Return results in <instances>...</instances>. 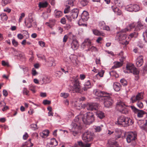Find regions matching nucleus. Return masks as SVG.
Here are the masks:
<instances>
[{
  "mask_svg": "<svg viewBox=\"0 0 147 147\" xmlns=\"http://www.w3.org/2000/svg\"><path fill=\"white\" fill-rule=\"evenodd\" d=\"M66 17L69 22H71L73 19H74L72 17V16H71L70 14L68 16H66Z\"/></svg>",
  "mask_w": 147,
  "mask_h": 147,
  "instance_id": "13d9d810",
  "label": "nucleus"
},
{
  "mask_svg": "<svg viewBox=\"0 0 147 147\" xmlns=\"http://www.w3.org/2000/svg\"><path fill=\"white\" fill-rule=\"evenodd\" d=\"M117 122L119 125L124 127L131 125L134 123L133 120L130 118L123 116L119 117L118 118Z\"/></svg>",
  "mask_w": 147,
  "mask_h": 147,
  "instance_id": "7ed1b4c3",
  "label": "nucleus"
},
{
  "mask_svg": "<svg viewBox=\"0 0 147 147\" xmlns=\"http://www.w3.org/2000/svg\"><path fill=\"white\" fill-rule=\"evenodd\" d=\"M29 91L26 88L24 87L23 88V94L24 95H26L27 96L29 95L28 93Z\"/></svg>",
  "mask_w": 147,
  "mask_h": 147,
  "instance_id": "c03bdc74",
  "label": "nucleus"
},
{
  "mask_svg": "<svg viewBox=\"0 0 147 147\" xmlns=\"http://www.w3.org/2000/svg\"><path fill=\"white\" fill-rule=\"evenodd\" d=\"M133 9V11H137L140 10V7L139 6L136 4H134L132 5Z\"/></svg>",
  "mask_w": 147,
  "mask_h": 147,
  "instance_id": "58836bf2",
  "label": "nucleus"
},
{
  "mask_svg": "<svg viewBox=\"0 0 147 147\" xmlns=\"http://www.w3.org/2000/svg\"><path fill=\"white\" fill-rule=\"evenodd\" d=\"M137 134L136 133L132 132L129 134L126 138V140L128 143H131V144L134 145L136 144L135 140L136 139Z\"/></svg>",
  "mask_w": 147,
  "mask_h": 147,
  "instance_id": "1a4fd4ad",
  "label": "nucleus"
},
{
  "mask_svg": "<svg viewBox=\"0 0 147 147\" xmlns=\"http://www.w3.org/2000/svg\"><path fill=\"white\" fill-rule=\"evenodd\" d=\"M30 127L32 130H34L38 129L36 124H32L30 125Z\"/></svg>",
  "mask_w": 147,
  "mask_h": 147,
  "instance_id": "09e8293b",
  "label": "nucleus"
},
{
  "mask_svg": "<svg viewBox=\"0 0 147 147\" xmlns=\"http://www.w3.org/2000/svg\"><path fill=\"white\" fill-rule=\"evenodd\" d=\"M78 145L80 147H90L91 144H84L82 142L80 141L78 142Z\"/></svg>",
  "mask_w": 147,
  "mask_h": 147,
  "instance_id": "473e14b6",
  "label": "nucleus"
},
{
  "mask_svg": "<svg viewBox=\"0 0 147 147\" xmlns=\"http://www.w3.org/2000/svg\"><path fill=\"white\" fill-rule=\"evenodd\" d=\"M105 25L106 24L104 21H100L99 24V26L100 29H102Z\"/></svg>",
  "mask_w": 147,
  "mask_h": 147,
  "instance_id": "de8ad7c7",
  "label": "nucleus"
},
{
  "mask_svg": "<svg viewBox=\"0 0 147 147\" xmlns=\"http://www.w3.org/2000/svg\"><path fill=\"white\" fill-rule=\"evenodd\" d=\"M137 106L140 108H142L143 107L142 103L140 101H138L137 103Z\"/></svg>",
  "mask_w": 147,
  "mask_h": 147,
  "instance_id": "e2e57ef3",
  "label": "nucleus"
},
{
  "mask_svg": "<svg viewBox=\"0 0 147 147\" xmlns=\"http://www.w3.org/2000/svg\"><path fill=\"white\" fill-rule=\"evenodd\" d=\"M55 23V20H50L49 22L46 23V25L51 28L54 25Z\"/></svg>",
  "mask_w": 147,
  "mask_h": 147,
  "instance_id": "c756f323",
  "label": "nucleus"
},
{
  "mask_svg": "<svg viewBox=\"0 0 147 147\" xmlns=\"http://www.w3.org/2000/svg\"><path fill=\"white\" fill-rule=\"evenodd\" d=\"M86 21L84 20L82 18L79 19L78 22V24L80 26H86V24L84 23Z\"/></svg>",
  "mask_w": 147,
  "mask_h": 147,
  "instance_id": "79ce46f5",
  "label": "nucleus"
},
{
  "mask_svg": "<svg viewBox=\"0 0 147 147\" xmlns=\"http://www.w3.org/2000/svg\"><path fill=\"white\" fill-rule=\"evenodd\" d=\"M66 8L64 10V13H68L69 11L70 7L68 6L67 5H66Z\"/></svg>",
  "mask_w": 147,
  "mask_h": 147,
  "instance_id": "bf43d9fd",
  "label": "nucleus"
},
{
  "mask_svg": "<svg viewBox=\"0 0 147 147\" xmlns=\"http://www.w3.org/2000/svg\"><path fill=\"white\" fill-rule=\"evenodd\" d=\"M74 84L73 86V91L76 92H79L80 90V83L77 78L74 77L73 80Z\"/></svg>",
  "mask_w": 147,
  "mask_h": 147,
  "instance_id": "9d476101",
  "label": "nucleus"
},
{
  "mask_svg": "<svg viewBox=\"0 0 147 147\" xmlns=\"http://www.w3.org/2000/svg\"><path fill=\"white\" fill-rule=\"evenodd\" d=\"M96 115L100 119L103 118L105 117V114L101 111H98L96 112Z\"/></svg>",
  "mask_w": 147,
  "mask_h": 147,
  "instance_id": "cd10ccee",
  "label": "nucleus"
},
{
  "mask_svg": "<svg viewBox=\"0 0 147 147\" xmlns=\"http://www.w3.org/2000/svg\"><path fill=\"white\" fill-rule=\"evenodd\" d=\"M87 51H91L92 52H97L98 51L97 49V48L92 46L91 45V44L90 45H89V46L87 50H86Z\"/></svg>",
  "mask_w": 147,
  "mask_h": 147,
  "instance_id": "2f4dec72",
  "label": "nucleus"
},
{
  "mask_svg": "<svg viewBox=\"0 0 147 147\" xmlns=\"http://www.w3.org/2000/svg\"><path fill=\"white\" fill-rule=\"evenodd\" d=\"M140 127L142 129H145L147 128V119L145 120V123L143 125L141 126Z\"/></svg>",
  "mask_w": 147,
  "mask_h": 147,
  "instance_id": "4d7b16f0",
  "label": "nucleus"
},
{
  "mask_svg": "<svg viewBox=\"0 0 147 147\" xmlns=\"http://www.w3.org/2000/svg\"><path fill=\"white\" fill-rule=\"evenodd\" d=\"M50 144L52 146H55L57 145L58 143L55 139L53 138L51 139Z\"/></svg>",
  "mask_w": 147,
  "mask_h": 147,
  "instance_id": "e433bc0d",
  "label": "nucleus"
},
{
  "mask_svg": "<svg viewBox=\"0 0 147 147\" xmlns=\"http://www.w3.org/2000/svg\"><path fill=\"white\" fill-rule=\"evenodd\" d=\"M126 105L121 100H118L116 104V109L120 112L124 114L128 113V111L125 107Z\"/></svg>",
  "mask_w": 147,
  "mask_h": 147,
  "instance_id": "20e7f679",
  "label": "nucleus"
},
{
  "mask_svg": "<svg viewBox=\"0 0 147 147\" xmlns=\"http://www.w3.org/2000/svg\"><path fill=\"white\" fill-rule=\"evenodd\" d=\"M42 80L43 82V83L45 84L49 83L51 81L50 77L47 76H44Z\"/></svg>",
  "mask_w": 147,
  "mask_h": 147,
  "instance_id": "c85d7f7f",
  "label": "nucleus"
},
{
  "mask_svg": "<svg viewBox=\"0 0 147 147\" xmlns=\"http://www.w3.org/2000/svg\"><path fill=\"white\" fill-rule=\"evenodd\" d=\"M54 13L55 16L56 18L60 17L62 16L63 14V13L61 11H57V10L55 11Z\"/></svg>",
  "mask_w": 147,
  "mask_h": 147,
  "instance_id": "72a5a7b5",
  "label": "nucleus"
},
{
  "mask_svg": "<svg viewBox=\"0 0 147 147\" xmlns=\"http://www.w3.org/2000/svg\"><path fill=\"white\" fill-rule=\"evenodd\" d=\"M24 22L26 26L28 28L32 26L35 28L37 26L35 19L31 16H29L28 18L25 19Z\"/></svg>",
  "mask_w": 147,
  "mask_h": 147,
  "instance_id": "423d86ee",
  "label": "nucleus"
},
{
  "mask_svg": "<svg viewBox=\"0 0 147 147\" xmlns=\"http://www.w3.org/2000/svg\"><path fill=\"white\" fill-rule=\"evenodd\" d=\"M82 116L81 115H78L76 117L70 125L69 130L74 136H76L79 133L82 128L81 124L82 121L80 119V117H82Z\"/></svg>",
  "mask_w": 147,
  "mask_h": 147,
  "instance_id": "f257e3e1",
  "label": "nucleus"
},
{
  "mask_svg": "<svg viewBox=\"0 0 147 147\" xmlns=\"http://www.w3.org/2000/svg\"><path fill=\"white\" fill-rule=\"evenodd\" d=\"M28 87L29 90L31 91L33 93H34L36 92V86H35L32 84H30Z\"/></svg>",
  "mask_w": 147,
  "mask_h": 147,
  "instance_id": "c9c22d12",
  "label": "nucleus"
},
{
  "mask_svg": "<svg viewBox=\"0 0 147 147\" xmlns=\"http://www.w3.org/2000/svg\"><path fill=\"white\" fill-rule=\"evenodd\" d=\"M47 3L46 2H40L39 3V7L40 8L45 7L47 6Z\"/></svg>",
  "mask_w": 147,
  "mask_h": 147,
  "instance_id": "f704fd0d",
  "label": "nucleus"
},
{
  "mask_svg": "<svg viewBox=\"0 0 147 147\" xmlns=\"http://www.w3.org/2000/svg\"><path fill=\"white\" fill-rule=\"evenodd\" d=\"M105 97L103 99L104 100V105L105 107L107 108L110 107L112 105L113 101L110 96V94H108V96Z\"/></svg>",
  "mask_w": 147,
  "mask_h": 147,
  "instance_id": "9b49d317",
  "label": "nucleus"
},
{
  "mask_svg": "<svg viewBox=\"0 0 147 147\" xmlns=\"http://www.w3.org/2000/svg\"><path fill=\"white\" fill-rule=\"evenodd\" d=\"M136 25V23L135 22L129 25V27L130 29L128 28H126L124 29H123L121 30L122 32H125L128 31H130L131 29L135 27Z\"/></svg>",
  "mask_w": 147,
  "mask_h": 147,
  "instance_id": "412c9836",
  "label": "nucleus"
},
{
  "mask_svg": "<svg viewBox=\"0 0 147 147\" xmlns=\"http://www.w3.org/2000/svg\"><path fill=\"white\" fill-rule=\"evenodd\" d=\"M88 2L87 0H82L80 2V3L82 5L84 6L88 4Z\"/></svg>",
  "mask_w": 147,
  "mask_h": 147,
  "instance_id": "603ef678",
  "label": "nucleus"
},
{
  "mask_svg": "<svg viewBox=\"0 0 147 147\" xmlns=\"http://www.w3.org/2000/svg\"><path fill=\"white\" fill-rule=\"evenodd\" d=\"M60 96L64 98H66L69 97V94L67 93L62 92L60 94Z\"/></svg>",
  "mask_w": 147,
  "mask_h": 147,
  "instance_id": "37998d69",
  "label": "nucleus"
},
{
  "mask_svg": "<svg viewBox=\"0 0 147 147\" xmlns=\"http://www.w3.org/2000/svg\"><path fill=\"white\" fill-rule=\"evenodd\" d=\"M22 69L24 74H27L29 70L28 68L26 67H22Z\"/></svg>",
  "mask_w": 147,
  "mask_h": 147,
  "instance_id": "052dcab7",
  "label": "nucleus"
},
{
  "mask_svg": "<svg viewBox=\"0 0 147 147\" xmlns=\"http://www.w3.org/2000/svg\"><path fill=\"white\" fill-rule=\"evenodd\" d=\"M93 92L95 95L96 96V98L97 99L102 100H103L105 97L108 96L109 94L98 89L94 90Z\"/></svg>",
  "mask_w": 147,
  "mask_h": 147,
  "instance_id": "0eeeda50",
  "label": "nucleus"
},
{
  "mask_svg": "<svg viewBox=\"0 0 147 147\" xmlns=\"http://www.w3.org/2000/svg\"><path fill=\"white\" fill-rule=\"evenodd\" d=\"M123 60L121 61L120 60V61H115L114 62V65L112 66L113 69H116L121 67L123 64Z\"/></svg>",
  "mask_w": 147,
  "mask_h": 147,
  "instance_id": "aec40b11",
  "label": "nucleus"
},
{
  "mask_svg": "<svg viewBox=\"0 0 147 147\" xmlns=\"http://www.w3.org/2000/svg\"><path fill=\"white\" fill-rule=\"evenodd\" d=\"M74 0H69L66 1L65 4L67 5L70 7H72L74 5Z\"/></svg>",
  "mask_w": 147,
  "mask_h": 147,
  "instance_id": "a19ab883",
  "label": "nucleus"
},
{
  "mask_svg": "<svg viewBox=\"0 0 147 147\" xmlns=\"http://www.w3.org/2000/svg\"><path fill=\"white\" fill-rule=\"evenodd\" d=\"M103 126L102 125H100V126H96L95 128L96 131V132H100L102 130V127Z\"/></svg>",
  "mask_w": 147,
  "mask_h": 147,
  "instance_id": "a18cd8bd",
  "label": "nucleus"
},
{
  "mask_svg": "<svg viewBox=\"0 0 147 147\" xmlns=\"http://www.w3.org/2000/svg\"><path fill=\"white\" fill-rule=\"evenodd\" d=\"M1 17L5 20H7L8 17L6 14L4 13H3L1 14Z\"/></svg>",
  "mask_w": 147,
  "mask_h": 147,
  "instance_id": "6e6d98bb",
  "label": "nucleus"
},
{
  "mask_svg": "<svg viewBox=\"0 0 147 147\" xmlns=\"http://www.w3.org/2000/svg\"><path fill=\"white\" fill-rule=\"evenodd\" d=\"M143 36L144 40L146 42H147V29L146 30L145 32H143Z\"/></svg>",
  "mask_w": 147,
  "mask_h": 147,
  "instance_id": "3c124183",
  "label": "nucleus"
},
{
  "mask_svg": "<svg viewBox=\"0 0 147 147\" xmlns=\"http://www.w3.org/2000/svg\"><path fill=\"white\" fill-rule=\"evenodd\" d=\"M91 88V85L90 82L88 80L85 82L82 89L84 91H86L88 89L90 88Z\"/></svg>",
  "mask_w": 147,
  "mask_h": 147,
  "instance_id": "393cba45",
  "label": "nucleus"
},
{
  "mask_svg": "<svg viewBox=\"0 0 147 147\" xmlns=\"http://www.w3.org/2000/svg\"><path fill=\"white\" fill-rule=\"evenodd\" d=\"M78 115L82 116V117H80V119L86 124H90L94 120V114L92 112H88L85 115L80 114Z\"/></svg>",
  "mask_w": 147,
  "mask_h": 147,
  "instance_id": "f03ea898",
  "label": "nucleus"
},
{
  "mask_svg": "<svg viewBox=\"0 0 147 147\" xmlns=\"http://www.w3.org/2000/svg\"><path fill=\"white\" fill-rule=\"evenodd\" d=\"M137 116L139 117H143V116L146 113L142 110H138V111L137 112Z\"/></svg>",
  "mask_w": 147,
  "mask_h": 147,
  "instance_id": "4c0bfd02",
  "label": "nucleus"
},
{
  "mask_svg": "<svg viewBox=\"0 0 147 147\" xmlns=\"http://www.w3.org/2000/svg\"><path fill=\"white\" fill-rule=\"evenodd\" d=\"M94 138V134L88 131L84 132L82 136L83 140L86 142L92 141Z\"/></svg>",
  "mask_w": 147,
  "mask_h": 147,
  "instance_id": "6e6552de",
  "label": "nucleus"
},
{
  "mask_svg": "<svg viewBox=\"0 0 147 147\" xmlns=\"http://www.w3.org/2000/svg\"><path fill=\"white\" fill-rule=\"evenodd\" d=\"M32 75L35 76L37 75L38 74V73L36 71L35 69L34 68H33L32 69Z\"/></svg>",
  "mask_w": 147,
  "mask_h": 147,
  "instance_id": "338daca9",
  "label": "nucleus"
},
{
  "mask_svg": "<svg viewBox=\"0 0 147 147\" xmlns=\"http://www.w3.org/2000/svg\"><path fill=\"white\" fill-rule=\"evenodd\" d=\"M126 35L125 34H123L119 36L118 38V40L119 41H122V40H124L122 42V44L125 45L128 44L129 43V41H127V40H124L126 39Z\"/></svg>",
  "mask_w": 147,
  "mask_h": 147,
  "instance_id": "dca6fc26",
  "label": "nucleus"
},
{
  "mask_svg": "<svg viewBox=\"0 0 147 147\" xmlns=\"http://www.w3.org/2000/svg\"><path fill=\"white\" fill-rule=\"evenodd\" d=\"M143 94L142 92L138 93L135 96H133L131 98V100L132 103H134L137 100H140L142 99L143 98Z\"/></svg>",
  "mask_w": 147,
  "mask_h": 147,
  "instance_id": "ddd939ff",
  "label": "nucleus"
},
{
  "mask_svg": "<svg viewBox=\"0 0 147 147\" xmlns=\"http://www.w3.org/2000/svg\"><path fill=\"white\" fill-rule=\"evenodd\" d=\"M11 0H2V2L4 5L9 3L11 2Z\"/></svg>",
  "mask_w": 147,
  "mask_h": 147,
  "instance_id": "69168bd1",
  "label": "nucleus"
},
{
  "mask_svg": "<svg viewBox=\"0 0 147 147\" xmlns=\"http://www.w3.org/2000/svg\"><path fill=\"white\" fill-rule=\"evenodd\" d=\"M71 48L74 50L77 49L78 47V41L76 39H74L72 40L71 44Z\"/></svg>",
  "mask_w": 147,
  "mask_h": 147,
  "instance_id": "a211bd4d",
  "label": "nucleus"
},
{
  "mask_svg": "<svg viewBox=\"0 0 147 147\" xmlns=\"http://www.w3.org/2000/svg\"><path fill=\"white\" fill-rule=\"evenodd\" d=\"M12 43L13 45L15 47H17L18 45V43L14 39L12 40Z\"/></svg>",
  "mask_w": 147,
  "mask_h": 147,
  "instance_id": "5fc2aeb1",
  "label": "nucleus"
},
{
  "mask_svg": "<svg viewBox=\"0 0 147 147\" xmlns=\"http://www.w3.org/2000/svg\"><path fill=\"white\" fill-rule=\"evenodd\" d=\"M79 10L78 9H74L72 10V12L70 13L71 16L74 19L76 18L78 16Z\"/></svg>",
  "mask_w": 147,
  "mask_h": 147,
  "instance_id": "5701e85b",
  "label": "nucleus"
},
{
  "mask_svg": "<svg viewBox=\"0 0 147 147\" xmlns=\"http://www.w3.org/2000/svg\"><path fill=\"white\" fill-rule=\"evenodd\" d=\"M49 133V130L46 129L44 130L42 132L40 133V135L42 138H46L48 136Z\"/></svg>",
  "mask_w": 147,
  "mask_h": 147,
  "instance_id": "b1692460",
  "label": "nucleus"
},
{
  "mask_svg": "<svg viewBox=\"0 0 147 147\" xmlns=\"http://www.w3.org/2000/svg\"><path fill=\"white\" fill-rule=\"evenodd\" d=\"M68 36L70 39H72V40L74 39H76L75 36L71 32L69 33Z\"/></svg>",
  "mask_w": 147,
  "mask_h": 147,
  "instance_id": "8fccbe9b",
  "label": "nucleus"
},
{
  "mask_svg": "<svg viewBox=\"0 0 147 147\" xmlns=\"http://www.w3.org/2000/svg\"><path fill=\"white\" fill-rule=\"evenodd\" d=\"M130 107L131 108L132 111L135 113H136L138 111V109L136 108L134 106H131Z\"/></svg>",
  "mask_w": 147,
  "mask_h": 147,
  "instance_id": "680f3d73",
  "label": "nucleus"
},
{
  "mask_svg": "<svg viewBox=\"0 0 147 147\" xmlns=\"http://www.w3.org/2000/svg\"><path fill=\"white\" fill-rule=\"evenodd\" d=\"M143 57L142 55L139 56L136 59V65L138 67L141 66L143 63Z\"/></svg>",
  "mask_w": 147,
  "mask_h": 147,
  "instance_id": "4468645a",
  "label": "nucleus"
},
{
  "mask_svg": "<svg viewBox=\"0 0 147 147\" xmlns=\"http://www.w3.org/2000/svg\"><path fill=\"white\" fill-rule=\"evenodd\" d=\"M120 82L124 86H126L127 85V82L124 79H122L120 80Z\"/></svg>",
  "mask_w": 147,
  "mask_h": 147,
  "instance_id": "49530a36",
  "label": "nucleus"
},
{
  "mask_svg": "<svg viewBox=\"0 0 147 147\" xmlns=\"http://www.w3.org/2000/svg\"><path fill=\"white\" fill-rule=\"evenodd\" d=\"M89 18L88 12L86 11H84L81 15V18L84 19V20L87 21Z\"/></svg>",
  "mask_w": 147,
  "mask_h": 147,
  "instance_id": "a878e982",
  "label": "nucleus"
},
{
  "mask_svg": "<svg viewBox=\"0 0 147 147\" xmlns=\"http://www.w3.org/2000/svg\"><path fill=\"white\" fill-rule=\"evenodd\" d=\"M92 32L93 34L97 36H105V34L102 32H100L97 30L94 29L92 30Z\"/></svg>",
  "mask_w": 147,
  "mask_h": 147,
  "instance_id": "7c9ffc66",
  "label": "nucleus"
},
{
  "mask_svg": "<svg viewBox=\"0 0 147 147\" xmlns=\"http://www.w3.org/2000/svg\"><path fill=\"white\" fill-rule=\"evenodd\" d=\"M111 8L115 13L117 15L120 16L122 14L121 10L115 5L111 6Z\"/></svg>",
  "mask_w": 147,
  "mask_h": 147,
  "instance_id": "f3484780",
  "label": "nucleus"
},
{
  "mask_svg": "<svg viewBox=\"0 0 147 147\" xmlns=\"http://www.w3.org/2000/svg\"><path fill=\"white\" fill-rule=\"evenodd\" d=\"M99 104L96 103H89L87 105V109L88 110L93 111L97 110L98 109Z\"/></svg>",
  "mask_w": 147,
  "mask_h": 147,
  "instance_id": "f8f14e48",
  "label": "nucleus"
},
{
  "mask_svg": "<svg viewBox=\"0 0 147 147\" xmlns=\"http://www.w3.org/2000/svg\"><path fill=\"white\" fill-rule=\"evenodd\" d=\"M143 71L144 72H147V62L145 63L144 66L143 67Z\"/></svg>",
  "mask_w": 147,
  "mask_h": 147,
  "instance_id": "0e129e2a",
  "label": "nucleus"
},
{
  "mask_svg": "<svg viewBox=\"0 0 147 147\" xmlns=\"http://www.w3.org/2000/svg\"><path fill=\"white\" fill-rule=\"evenodd\" d=\"M113 88L114 90L117 92L119 91L121 88V85L118 82H115L113 84Z\"/></svg>",
  "mask_w": 147,
  "mask_h": 147,
  "instance_id": "4be33fe9",
  "label": "nucleus"
},
{
  "mask_svg": "<svg viewBox=\"0 0 147 147\" xmlns=\"http://www.w3.org/2000/svg\"><path fill=\"white\" fill-rule=\"evenodd\" d=\"M104 71V70H102L100 72L98 71V73L95 76L96 77H97V76L99 75L100 77H102L103 76Z\"/></svg>",
  "mask_w": 147,
  "mask_h": 147,
  "instance_id": "864d4df0",
  "label": "nucleus"
},
{
  "mask_svg": "<svg viewBox=\"0 0 147 147\" xmlns=\"http://www.w3.org/2000/svg\"><path fill=\"white\" fill-rule=\"evenodd\" d=\"M132 7V4L128 5L125 7V9L129 11H133V9Z\"/></svg>",
  "mask_w": 147,
  "mask_h": 147,
  "instance_id": "ea45409f",
  "label": "nucleus"
},
{
  "mask_svg": "<svg viewBox=\"0 0 147 147\" xmlns=\"http://www.w3.org/2000/svg\"><path fill=\"white\" fill-rule=\"evenodd\" d=\"M91 44V42L89 39H86L81 45L82 48L84 49L87 48H88L89 45Z\"/></svg>",
  "mask_w": 147,
  "mask_h": 147,
  "instance_id": "2eb2a0df",
  "label": "nucleus"
},
{
  "mask_svg": "<svg viewBox=\"0 0 147 147\" xmlns=\"http://www.w3.org/2000/svg\"><path fill=\"white\" fill-rule=\"evenodd\" d=\"M126 69L124 70L125 73H132L133 74L137 75L139 74V71L135 67L134 65L132 63H129L127 64L126 66Z\"/></svg>",
  "mask_w": 147,
  "mask_h": 147,
  "instance_id": "39448f33",
  "label": "nucleus"
},
{
  "mask_svg": "<svg viewBox=\"0 0 147 147\" xmlns=\"http://www.w3.org/2000/svg\"><path fill=\"white\" fill-rule=\"evenodd\" d=\"M25 16V13H22L21 14V16H20V18H19V22H20L22 21V18L24 17Z\"/></svg>",
  "mask_w": 147,
  "mask_h": 147,
  "instance_id": "774afa93",
  "label": "nucleus"
},
{
  "mask_svg": "<svg viewBox=\"0 0 147 147\" xmlns=\"http://www.w3.org/2000/svg\"><path fill=\"white\" fill-rule=\"evenodd\" d=\"M143 28V25L140 21H138L137 23L136 26V27L135 30V31H139Z\"/></svg>",
  "mask_w": 147,
  "mask_h": 147,
  "instance_id": "bb28decb",
  "label": "nucleus"
},
{
  "mask_svg": "<svg viewBox=\"0 0 147 147\" xmlns=\"http://www.w3.org/2000/svg\"><path fill=\"white\" fill-rule=\"evenodd\" d=\"M108 147H120L117 142L114 140H109L108 141Z\"/></svg>",
  "mask_w": 147,
  "mask_h": 147,
  "instance_id": "6ab92c4d",
  "label": "nucleus"
}]
</instances>
